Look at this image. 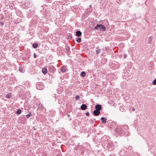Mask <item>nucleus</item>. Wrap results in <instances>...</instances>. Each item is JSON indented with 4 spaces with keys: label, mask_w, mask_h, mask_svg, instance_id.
I'll return each instance as SVG.
<instances>
[{
    "label": "nucleus",
    "mask_w": 156,
    "mask_h": 156,
    "mask_svg": "<svg viewBox=\"0 0 156 156\" xmlns=\"http://www.w3.org/2000/svg\"><path fill=\"white\" fill-rule=\"evenodd\" d=\"M96 52L97 53V54H99L101 52V50L99 49V50H98L96 51Z\"/></svg>",
    "instance_id": "obj_17"
},
{
    "label": "nucleus",
    "mask_w": 156,
    "mask_h": 156,
    "mask_svg": "<svg viewBox=\"0 0 156 156\" xmlns=\"http://www.w3.org/2000/svg\"><path fill=\"white\" fill-rule=\"evenodd\" d=\"M95 109L96 110L100 111L101 109V105H98L95 106Z\"/></svg>",
    "instance_id": "obj_3"
},
{
    "label": "nucleus",
    "mask_w": 156,
    "mask_h": 156,
    "mask_svg": "<svg viewBox=\"0 0 156 156\" xmlns=\"http://www.w3.org/2000/svg\"><path fill=\"white\" fill-rule=\"evenodd\" d=\"M100 113V111L96 110H94L93 112L94 114L96 116L99 115Z\"/></svg>",
    "instance_id": "obj_2"
},
{
    "label": "nucleus",
    "mask_w": 156,
    "mask_h": 156,
    "mask_svg": "<svg viewBox=\"0 0 156 156\" xmlns=\"http://www.w3.org/2000/svg\"><path fill=\"white\" fill-rule=\"evenodd\" d=\"M152 83L153 85H156V79L153 81V82H152Z\"/></svg>",
    "instance_id": "obj_16"
},
{
    "label": "nucleus",
    "mask_w": 156,
    "mask_h": 156,
    "mask_svg": "<svg viewBox=\"0 0 156 156\" xmlns=\"http://www.w3.org/2000/svg\"><path fill=\"white\" fill-rule=\"evenodd\" d=\"M76 41L80 43L81 41V38H77V39L76 40Z\"/></svg>",
    "instance_id": "obj_15"
},
{
    "label": "nucleus",
    "mask_w": 156,
    "mask_h": 156,
    "mask_svg": "<svg viewBox=\"0 0 156 156\" xmlns=\"http://www.w3.org/2000/svg\"><path fill=\"white\" fill-rule=\"evenodd\" d=\"M87 106L85 104H83L81 106V108L83 110H85L87 109Z\"/></svg>",
    "instance_id": "obj_4"
},
{
    "label": "nucleus",
    "mask_w": 156,
    "mask_h": 156,
    "mask_svg": "<svg viewBox=\"0 0 156 156\" xmlns=\"http://www.w3.org/2000/svg\"><path fill=\"white\" fill-rule=\"evenodd\" d=\"M21 110L20 109H18L17 111L16 112V113L18 114H20L21 113Z\"/></svg>",
    "instance_id": "obj_13"
},
{
    "label": "nucleus",
    "mask_w": 156,
    "mask_h": 156,
    "mask_svg": "<svg viewBox=\"0 0 156 156\" xmlns=\"http://www.w3.org/2000/svg\"><path fill=\"white\" fill-rule=\"evenodd\" d=\"M68 116H69V115H68Z\"/></svg>",
    "instance_id": "obj_24"
},
{
    "label": "nucleus",
    "mask_w": 156,
    "mask_h": 156,
    "mask_svg": "<svg viewBox=\"0 0 156 156\" xmlns=\"http://www.w3.org/2000/svg\"><path fill=\"white\" fill-rule=\"evenodd\" d=\"M38 44L37 43H35L33 45V47L34 48H36L38 47Z\"/></svg>",
    "instance_id": "obj_12"
},
{
    "label": "nucleus",
    "mask_w": 156,
    "mask_h": 156,
    "mask_svg": "<svg viewBox=\"0 0 156 156\" xmlns=\"http://www.w3.org/2000/svg\"><path fill=\"white\" fill-rule=\"evenodd\" d=\"M106 119L104 117H102L101 118V120L102 121V122L103 123H105L106 122Z\"/></svg>",
    "instance_id": "obj_7"
},
{
    "label": "nucleus",
    "mask_w": 156,
    "mask_h": 156,
    "mask_svg": "<svg viewBox=\"0 0 156 156\" xmlns=\"http://www.w3.org/2000/svg\"><path fill=\"white\" fill-rule=\"evenodd\" d=\"M66 67L65 66H63L61 69V71L63 73L65 72L66 71Z\"/></svg>",
    "instance_id": "obj_6"
},
{
    "label": "nucleus",
    "mask_w": 156,
    "mask_h": 156,
    "mask_svg": "<svg viewBox=\"0 0 156 156\" xmlns=\"http://www.w3.org/2000/svg\"><path fill=\"white\" fill-rule=\"evenodd\" d=\"M34 58H36V57L37 55L35 54H34Z\"/></svg>",
    "instance_id": "obj_20"
},
{
    "label": "nucleus",
    "mask_w": 156,
    "mask_h": 156,
    "mask_svg": "<svg viewBox=\"0 0 156 156\" xmlns=\"http://www.w3.org/2000/svg\"><path fill=\"white\" fill-rule=\"evenodd\" d=\"M95 29L101 30H105L106 29V27L102 25L98 24L95 27Z\"/></svg>",
    "instance_id": "obj_1"
},
{
    "label": "nucleus",
    "mask_w": 156,
    "mask_h": 156,
    "mask_svg": "<svg viewBox=\"0 0 156 156\" xmlns=\"http://www.w3.org/2000/svg\"><path fill=\"white\" fill-rule=\"evenodd\" d=\"M75 98L76 100H79L80 98V97L79 96L77 95L76 97Z\"/></svg>",
    "instance_id": "obj_18"
},
{
    "label": "nucleus",
    "mask_w": 156,
    "mask_h": 156,
    "mask_svg": "<svg viewBox=\"0 0 156 156\" xmlns=\"http://www.w3.org/2000/svg\"><path fill=\"white\" fill-rule=\"evenodd\" d=\"M12 96L11 94L9 93V94H6V97L8 99H9L12 97Z\"/></svg>",
    "instance_id": "obj_9"
},
{
    "label": "nucleus",
    "mask_w": 156,
    "mask_h": 156,
    "mask_svg": "<svg viewBox=\"0 0 156 156\" xmlns=\"http://www.w3.org/2000/svg\"><path fill=\"white\" fill-rule=\"evenodd\" d=\"M85 114H86V115H87V116H88V115H89L90 113H89V112H87L86 113H85Z\"/></svg>",
    "instance_id": "obj_19"
},
{
    "label": "nucleus",
    "mask_w": 156,
    "mask_h": 156,
    "mask_svg": "<svg viewBox=\"0 0 156 156\" xmlns=\"http://www.w3.org/2000/svg\"><path fill=\"white\" fill-rule=\"evenodd\" d=\"M43 85L41 84H39L37 86V88L39 90H42L43 88Z\"/></svg>",
    "instance_id": "obj_10"
},
{
    "label": "nucleus",
    "mask_w": 156,
    "mask_h": 156,
    "mask_svg": "<svg viewBox=\"0 0 156 156\" xmlns=\"http://www.w3.org/2000/svg\"><path fill=\"white\" fill-rule=\"evenodd\" d=\"M71 36H70V38H69V39H71Z\"/></svg>",
    "instance_id": "obj_22"
},
{
    "label": "nucleus",
    "mask_w": 156,
    "mask_h": 156,
    "mask_svg": "<svg viewBox=\"0 0 156 156\" xmlns=\"http://www.w3.org/2000/svg\"><path fill=\"white\" fill-rule=\"evenodd\" d=\"M76 35L78 37H80L82 33L80 31H77L76 32Z\"/></svg>",
    "instance_id": "obj_8"
},
{
    "label": "nucleus",
    "mask_w": 156,
    "mask_h": 156,
    "mask_svg": "<svg viewBox=\"0 0 156 156\" xmlns=\"http://www.w3.org/2000/svg\"><path fill=\"white\" fill-rule=\"evenodd\" d=\"M89 7H91V5H90L89 6Z\"/></svg>",
    "instance_id": "obj_23"
},
{
    "label": "nucleus",
    "mask_w": 156,
    "mask_h": 156,
    "mask_svg": "<svg viewBox=\"0 0 156 156\" xmlns=\"http://www.w3.org/2000/svg\"><path fill=\"white\" fill-rule=\"evenodd\" d=\"M133 111H134L135 110V108H133Z\"/></svg>",
    "instance_id": "obj_21"
},
{
    "label": "nucleus",
    "mask_w": 156,
    "mask_h": 156,
    "mask_svg": "<svg viewBox=\"0 0 156 156\" xmlns=\"http://www.w3.org/2000/svg\"><path fill=\"white\" fill-rule=\"evenodd\" d=\"M32 115L30 112L29 114L27 115H26V116L27 118H29L30 116H32Z\"/></svg>",
    "instance_id": "obj_14"
},
{
    "label": "nucleus",
    "mask_w": 156,
    "mask_h": 156,
    "mask_svg": "<svg viewBox=\"0 0 156 156\" xmlns=\"http://www.w3.org/2000/svg\"><path fill=\"white\" fill-rule=\"evenodd\" d=\"M80 75L82 77H85L86 76V73L84 72H82L81 73Z\"/></svg>",
    "instance_id": "obj_11"
},
{
    "label": "nucleus",
    "mask_w": 156,
    "mask_h": 156,
    "mask_svg": "<svg viewBox=\"0 0 156 156\" xmlns=\"http://www.w3.org/2000/svg\"><path fill=\"white\" fill-rule=\"evenodd\" d=\"M42 72L44 74H46L48 72L47 69L45 68H43L42 69Z\"/></svg>",
    "instance_id": "obj_5"
}]
</instances>
